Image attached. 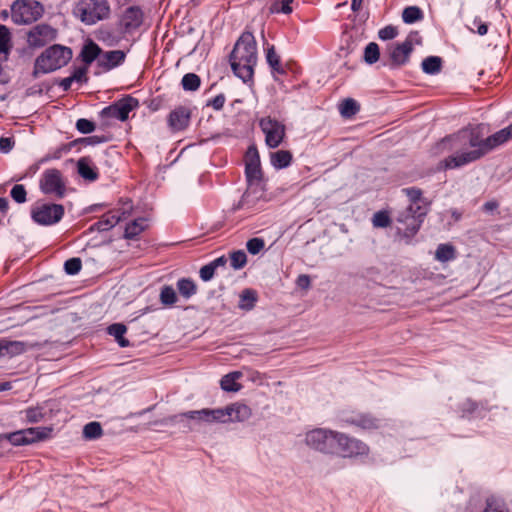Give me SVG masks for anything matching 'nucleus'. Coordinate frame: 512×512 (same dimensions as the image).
I'll return each mask as SVG.
<instances>
[{
  "instance_id": "f257e3e1",
  "label": "nucleus",
  "mask_w": 512,
  "mask_h": 512,
  "mask_svg": "<svg viewBox=\"0 0 512 512\" xmlns=\"http://www.w3.org/2000/svg\"><path fill=\"white\" fill-rule=\"evenodd\" d=\"M512 139V123L484 137L480 126H468L445 137L442 142L453 154L444 159L446 169H456L475 162Z\"/></svg>"
},
{
  "instance_id": "f03ea898",
  "label": "nucleus",
  "mask_w": 512,
  "mask_h": 512,
  "mask_svg": "<svg viewBox=\"0 0 512 512\" xmlns=\"http://www.w3.org/2000/svg\"><path fill=\"white\" fill-rule=\"evenodd\" d=\"M229 61L236 77L244 83L252 81L257 63V44L251 32L245 31L240 35L230 53Z\"/></svg>"
},
{
  "instance_id": "7ed1b4c3",
  "label": "nucleus",
  "mask_w": 512,
  "mask_h": 512,
  "mask_svg": "<svg viewBox=\"0 0 512 512\" xmlns=\"http://www.w3.org/2000/svg\"><path fill=\"white\" fill-rule=\"evenodd\" d=\"M72 59V50L67 46L54 44L46 48L34 63L33 76L48 74L66 66Z\"/></svg>"
},
{
  "instance_id": "20e7f679",
  "label": "nucleus",
  "mask_w": 512,
  "mask_h": 512,
  "mask_svg": "<svg viewBox=\"0 0 512 512\" xmlns=\"http://www.w3.org/2000/svg\"><path fill=\"white\" fill-rule=\"evenodd\" d=\"M426 208L406 207L399 211L395 218L397 222V232L407 240H411L414 235L419 231L425 216L427 215Z\"/></svg>"
},
{
  "instance_id": "39448f33",
  "label": "nucleus",
  "mask_w": 512,
  "mask_h": 512,
  "mask_svg": "<svg viewBox=\"0 0 512 512\" xmlns=\"http://www.w3.org/2000/svg\"><path fill=\"white\" fill-rule=\"evenodd\" d=\"M75 14L86 25H93L108 18L110 6L107 0H80L75 8Z\"/></svg>"
},
{
  "instance_id": "423d86ee",
  "label": "nucleus",
  "mask_w": 512,
  "mask_h": 512,
  "mask_svg": "<svg viewBox=\"0 0 512 512\" xmlns=\"http://www.w3.org/2000/svg\"><path fill=\"white\" fill-rule=\"evenodd\" d=\"M336 435L337 431L316 428L306 433L305 443L309 448L315 451L325 454H335Z\"/></svg>"
},
{
  "instance_id": "0eeeda50",
  "label": "nucleus",
  "mask_w": 512,
  "mask_h": 512,
  "mask_svg": "<svg viewBox=\"0 0 512 512\" xmlns=\"http://www.w3.org/2000/svg\"><path fill=\"white\" fill-rule=\"evenodd\" d=\"M64 207L56 203H36L31 208V219L40 226H52L61 221Z\"/></svg>"
},
{
  "instance_id": "6e6552de",
  "label": "nucleus",
  "mask_w": 512,
  "mask_h": 512,
  "mask_svg": "<svg viewBox=\"0 0 512 512\" xmlns=\"http://www.w3.org/2000/svg\"><path fill=\"white\" fill-rule=\"evenodd\" d=\"M43 14V6L37 1L16 0L11 5V17L16 24H30Z\"/></svg>"
},
{
  "instance_id": "1a4fd4ad",
  "label": "nucleus",
  "mask_w": 512,
  "mask_h": 512,
  "mask_svg": "<svg viewBox=\"0 0 512 512\" xmlns=\"http://www.w3.org/2000/svg\"><path fill=\"white\" fill-rule=\"evenodd\" d=\"M132 201L127 199L121 203V207L113 209L89 227L90 232H105L115 227L119 222L126 220L132 212Z\"/></svg>"
},
{
  "instance_id": "9d476101",
  "label": "nucleus",
  "mask_w": 512,
  "mask_h": 512,
  "mask_svg": "<svg viewBox=\"0 0 512 512\" xmlns=\"http://www.w3.org/2000/svg\"><path fill=\"white\" fill-rule=\"evenodd\" d=\"M139 105V101L132 97L126 96L109 106L104 107L99 115L103 121H109L112 119L119 121H126L129 117V113L137 108Z\"/></svg>"
},
{
  "instance_id": "9b49d317",
  "label": "nucleus",
  "mask_w": 512,
  "mask_h": 512,
  "mask_svg": "<svg viewBox=\"0 0 512 512\" xmlns=\"http://www.w3.org/2000/svg\"><path fill=\"white\" fill-rule=\"evenodd\" d=\"M336 438L335 454H339L343 458H356L369 453V447L361 440L341 432H337Z\"/></svg>"
},
{
  "instance_id": "f8f14e48",
  "label": "nucleus",
  "mask_w": 512,
  "mask_h": 512,
  "mask_svg": "<svg viewBox=\"0 0 512 512\" xmlns=\"http://www.w3.org/2000/svg\"><path fill=\"white\" fill-rule=\"evenodd\" d=\"M52 431L51 427H32L10 433L7 439L13 446H23L50 438Z\"/></svg>"
},
{
  "instance_id": "ddd939ff",
  "label": "nucleus",
  "mask_w": 512,
  "mask_h": 512,
  "mask_svg": "<svg viewBox=\"0 0 512 512\" xmlns=\"http://www.w3.org/2000/svg\"><path fill=\"white\" fill-rule=\"evenodd\" d=\"M259 127L265 135V143L275 149L281 145L285 137V125L271 116L262 117L259 120Z\"/></svg>"
},
{
  "instance_id": "4468645a",
  "label": "nucleus",
  "mask_w": 512,
  "mask_h": 512,
  "mask_svg": "<svg viewBox=\"0 0 512 512\" xmlns=\"http://www.w3.org/2000/svg\"><path fill=\"white\" fill-rule=\"evenodd\" d=\"M245 177L247 185H264L260 155L254 145L249 146L245 154Z\"/></svg>"
},
{
  "instance_id": "2eb2a0df",
  "label": "nucleus",
  "mask_w": 512,
  "mask_h": 512,
  "mask_svg": "<svg viewBox=\"0 0 512 512\" xmlns=\"http://www.w3.org/2000/svg\"><path fill=\"white\" fill-rule=\"evenodd\" d=\"M413 51V42L411 35L402 43H391L388 46V54L391 62L388 64L390 69H395L408 63L409 57Z\"/></svg>"
},
{
  "instance_id": "dca6fc26",
  "label": "nucleus",
  "mask_w": 512,
  "mask_h": 512,
  "mask_svg": "<svg viewBox=\"0 0 512 512\" xmlns=\"http://www.w3.org/2000/svg\"><path fill=\"white\" fill-rule=\"evenodd\" d=\"M40 189L44 194H54L63 197L65 186L62 181L61 172L57 169L46 170L40 180Z\"/></svg>"
},
{
  "instance_id": "f3484780",
  "label": "nucleus",
  "mask_w": 512,
  "mask_h": 512,
  "mask_svg": "<svg viewBox=\"0 0 512 512\" xmlns=\"http://www.w3.org/2000/svg\"><path fill=\"white\" fill-rule=\"evenodd\" d=\"M55 37V29L46 24H39L28 32L27 42L31 47H43Z\"/></svg>"
},
{
  "instance_id": "a211bd4d",
  "label": "nucleus",
  "mask_w": 512,
  "mask_h": 512,
  "mask_svg": "<svg viewBox=\"0 0 512 512\" xmlns=\"http://www.w3.org/2000/svg\"><path fill=\"white\" fill-rule=\"evenodd\" d=\"M487 411L488 408L485 407L482 403L479 404L469 398L459 402L456 408V413L461 418L467 419L484 418Z\"/></svg>"
},
{
  "instance_id": "6ab92c4d",
  "label": "nucleus",
  "mask_w": 512,
  "mask_h": 512,
  "mask_svg": "<svg viewBox=\"0 0 512 512\" xmlns=\"http://www.w3.org/2000/svg\"><path fill=\"white\" fill-rule=\"evenodd\" d=\"M348 425L371 431L380 427V420L369 413H352L342 419Z\"/></svg>"
},
{
  "instance_id": "aec40b11",
  "label": "nucleus",
  "mask_w": 512,
  "mask_h": 512,
  "mask_svg": "<svg viewBox=\"0 0 512 512\" xmlns=\"http://www.w3.org/2000/svg\"><path fill=\"white\" fill-rule=\"evenodd\" d=\"M126 53L122 50H110L102 52L98 58L97 66L102 69L103 72H108L114 68L119 67L125 61Z\"/></svg>"
},
{
  "instance_id": "412c9836",
  "label": "nucleus",
  "mask_w": 512,
  "mask_h": 512,
  "mask_svg": "<svg viewBox=\"0 0 512 512\" xmlns=\"http://www.w3.org/2000/svg\"><path fill=\"white\" fill-rule=\"evenodd\" d=\"M190 117L189 109L179 106L170 112L168 125L173 131H182L189 125Z\"/></svg>"
},
{
  "instance_id": "4be33fe9",
  "label": "nucleus",
  "mask_w": 512,
  "mask_h": 512,
  "mask_svg": "<svg viewBox=\"0 0 512 512\" xmlns=\"http://www.w3.org/2000/svg\"><path fill=\"white\" fill-rule=\"evenodd\" d=\"M77 172L85 180L90 182L98 179V171L92 160L82 157L77 161Z\"/></svg>"
},
{
  "instance_id": "5701e85b",
  "label": "nucleus",
  "mask_w": 512,
  "mask_h": 512,
  "mask_svg": "<svg viewBox=\"0 0 512 512\" xmlns=\"http://www.w3.org/2000/svg\"><path fill=\"white\" fill-rule=\"evenodd\" d=\"M243 194H248L249 204H246V209L257 210L259 202L265 199L264 185H247Z\"/></svg>"
},
{
  "instance_id": "b1692460",
  "label": "nucleus",
  "mask_w": 512,
  "mask_h": 512,
  "mask_svg": "<svg viewBox=\"0 0 512 512\" xmlns=\"http://www.w3.org/2000/svg\"><path fill=\"white\" fill-rule=\"evenodd\" d=\"M101 54L102 49L99 47V45L90 40L83 45L80 52V58L82 62L88 66L95 60L98 61V58L101 56Z\"/></svg>"
},
{
  "instance_id": "393cba45",
  "label": "nucleus",
  "mask_w": 512,
  "mask_h": 512,
  "mask_svg": "<svg viewBox=\"0 0 512 512\" xmlns=\"http://www.w3.org/2000/svg\"><path fill=\"white\" fill-rule=\"evenodd\" d=\"M228 412L231 414V416H229V418H231L229 422H243L248 420L252 415L250 407L242 403L228 405Z\"/></svg>"
},
{
  "instance_id": "a878e982",
  "label": "nucleus",
  "mask_w": 512,
  "mask_h": 512,
  "mask_svg": "<svg viewBox=\"0 0 512 512\" xmlns=\"http://www.w3.org/2000/svg\"><path fill=\"white\" fill-rule=\"evenodd\" d=\"M403 192H405L406 196L408 197L410 204L408 207L414 208H426L429 209V203L426 201L425 198L422 197V191L419 188L416 187H410L403 189Z\"/></svg>"
},
{
  "instance_id": "bb28decb",
  "label": "nucleus",
  "mask_w": 512,
  "mask_h": 512,
  "mask_svg": "<svg viewBox=\"0 0 512 512\" xmlns=\"http://www.w3.org/2000/svg\"><path fill=\"white\" fill-rule=\"evenodd\" d=\"M271 165L275 169H285L290 166L292 162V154L288 150H278L270 155Z\"/></svg>"
},
{
  "instance_id": "cd10ccee",
  "label": "nucleus",
  "mask_w": 512,
  "mask_h": 512,
  "mask_svg": "<svg viewBox=\"0 0 512 512\" xmlns=\"http://www.w3.org/2000/svg\"><path fill=\"white\" fill-rule=\"evenodd\" d=\"M481 512H509L505 500L496 495L485 497V507Z\"/></svg>"
},
{
  "instance_id": "c85d7f7f",
  "label": "nucleus",
  "mask_w": 512,
  "mask_h": 512,
  "mask_svg": "<svg viewBox=\"0 0 512 512\" xmlns=\"http://www.w3.org/2000/svg\"><path fill=\"white\" fill-rule=\"evenodd\" d=\"M127 328L122 323H113L107 327V333L115 338V341L122 348L128 347L130 342L124 337Z\"/></svg>"
},
{
  "instance_id": "c756f323",
  "label": "nucleus",
  "mask_w": 512,
  "mask_h": 512,
  "mask_svg": "<svg viewBox=\"0 0 512 512\" xmlns=\"http://www.w3.org/2000/svg\"><path fill=\"white\" fill-rule=\"evenodd\" d=\"M147 227V219L139 217L128 223L125 227L124 237L126 239H135Z\"/></svg>"
},
{
  "instance_id": "7c9ffc66",
  "label": "nucleus",
  "mask_w": 512,
  "mask_h": 512,
  "mask_svg": "<svg viewBox=\"0 0 512 512\" xmlns=\"http://www.w3.org/2000/svg\"><path fill=\"white\" fill-rule=\"evenodd\" d=\"M241 372L233 371L224 375L220 380L221 389L226 392H237L241 386L237 383V380L241 377Z\"/></svg>"
},
{
  "instance_id": "2f4dec72",
  "label": "nucleus",
  "mask_w": 512,
  "mask_h": 512,
  "mask_svg": "<svg viewBox=\"0 0 512 512\" xmlns=\"http://www.w3.org/2000/svg\"><path fill=\"white\" fill-rule=\"evenodd\" d=\"M239 297L240 300L238 303V307L239 309L244 311L252 310L255 307L256 302L258 300L256 291L249 288L244 289Z\"/></svg>"
},
{
  "instance_id": "473e14b6",
  "label": "nucleus",
  "mask_w": 512,
  "mask_h": 512,
  "mask_svg": "<svg viewBox=\"0 0 512 512\" xmlns=\"http://www.w3.org/2000/svg\"><path fill=\"white\" fill-rule=\"evenodd\" d=\"M484 507L485 498L479 492H475L470 495L466 506L463 509L459 508L456 512H481Z\"/></svg>"
},
{
  "instance_id": "72a5a7b5",
  "label": "nucleus",
  "mask_w": 512,
  "mask_h": 512,
  "mask_svg": "<svg viewBox=\"0 0 512 512\" xmlns=\"http://www.w3.org/2000/svg\"><path fill=\"white\" fill-rule=\"evenodd\" d=\"M442 62L439 56H428L421 63L422 71L428 75H436L441 71Z\"/></svg>"
},
{
  "instance_id": "f704fd0d",
  "label": "nucleus",
  "mask_w": 512,
  "mask_h": 512,
  "mask_svg": "<svg viewBox=\"0 0 512 512\" xmlns=\"http://www.w3.org/2000/svg\"><path fill=\"white\" fill-rule=\"evenodd\" d=\"M124 18L127 27H139L143 19L142 10L138 6H130L126 9Z\"/></svg>"
},
{
  "instance_id": "c9c22d12",
  "label": "nucleus",
  "mask_w": 512,
  "mask_h": 512,
  "mask_svg": "<svg viewBox=\"0 0 512 512\" xmlns=\"http://www.w3.org/2000/svg\"><path fill=\"white\" fill-rule=\"evenodd\" d=\"M177 289L185 299L191 298L197 292L195 282L190 278H180L176 283Z\"/></svg>"
},
{
  "instance_id": "e433bc0d",
  "label": "nucleus",
  "mask_w": 512,
  "mask_h": 512,
  "mask_svg": "<svg viewBox=\"0 0 512 512\" xmlns=\"http://www.w3.org/2000/svg\"><path fill=\"white\" fill-rule=\"evenodd\" d=\"M456 251L451 244H439L435 252V259L439 262L445 263L455 258Z\"/></svg>"
},
{
  "instance_id": "4c0bfd02",
  "label": "nucleus",
  "mask_w": 512,
  "mask_h": 512,
  "mask_svg": "<svg viewBox=\"0 0 512 512\" xmlns=\"http://www.w3.org/2000/svg\"><path fill=\"white\" fill-rule=\"evenodd\" d=\"M266 61L273 73H285L280 63V57L277 55L275 47L273 45H269L266 49Z\"/></svg>"
},
{
  "instance_id": "58836bf2",
  "label": "nucleus",
  "mask_w": 512,
  "mask_h": 512,
  "mask_svg": "<svg viewBox=\"0 0 512 512\" xmlns=\"http://www.w3.org/2000/svg\"><path fill=\"white\" fill-rule=\"evenodd\" d=\"M423 11L418 6H408L402 12V20L405 24H413L422 20Z\"/></svg>"
},
{
  "instance_id": "ea45409f",
  "label": "nucleus",
  "mask_w": 512,
  "mask_h": 512,
  "mask_svg": "<svg viewBox=\"0 0 512 512\" xmlns=\"http://www.w3.org/2000/svg\"><path fill=\"white\" fill-rule=\"evenodd\" d=\"M26 349L25 343L21 341H6L2 339V356L8 354L10 356L19 355Z\"/></svg>"
},
{
  "instance_id": "a19ab883",
  "label": "nucleus",
  "mask_w": 512,
  "mask_h": 512,
  "mask_svg": "<svg viewBox=\"0 0 512 512\" xmlns=\"http://www.w3.org/2000/svg\"><path fill=\"white\" fill-rule=\"evenodd\" d=\"M360 110V106L356 100L352 98L344 99L339 107L340 114L343 117L349 118L357 114Z\"/></svg>"
},
{
  "instance_id": "79ce46f5",
  "label": "nucleus",
  "mask_w": 512,
  "mask_h": 512,
  "mask_svg": "<svg viewBox=\"0 0 512 512\" xmlns=\"http://www.w3.org/2000/svg\"><path fill=\"white\" fill-rule=\"evenodd\" d=\"M380 57V49L377 43L370 42L366 45L364 49V62L368 65L375 64Z\"/></svg>"
},
{
  "instance_id": "37998d69",
  "label": "nucleus",
  "mask_w": 512,
  "mask_h": 512,
  "mask_svg": "<svg viewBox=\"0 0 512 512\" xmlns=\"http://www.w3.org/2000/svg\"><path fill=\"white\" fill-rule=\"evenodd\" d=\"M201 84L200 77L195 73H186L181 80V85L184 91H196Z\"/></svg>"
},
{
  "instance_id": "c03bdc74",
  "label": "nucleus",
  "mask_w": 512,
  "mask_h": 512,
  "mask_svg": "<svg viewBox=\"0 0 512 512\" xmlns=\"http://www.w3.org/2000/svg\"><path fill=\"white\" fill-rule=\"evenodd\" d=\"M294 0H275L269 6L270 14H290L293 11L291 4Z\"/></svg>"
},
{
  "instance_id": "a18cd8bd",
  "label": "nucleus",
  "mask_w": 512,
  "mask_h": 512,
  "mask_svg": "<svg viewBox=\"0 0 512 512\" xmlns=\"http://www.w3.org/2000/svg\"><path fill=\"white\" fill-rule=\"evenodd\" d=\"M103 430L99 422L92 421L83 428V436L89 440H95L102 436Z\"/></svg>"
},
{
  "instance_id": "49530a36",
  "label": "nucleus",
  "mask_w": 512,
  "mask_h": 512,
  "mask_svg": "<svg viewBox=\"0 0 512 512\" xmlns=\"http://www.w3.org/2000/svg\"><path fill=\"white\" fill-rule=\"evenodd\" d=\"M160 301L165 306H172L177 302V295L172 286L165 285L161 288Z\"/></svg>"
},
{
  "instance_id": "de8ad7c7",
  "label": "nucleus",
  "mask_w": 512,
  "mask_h": 512,
  "mask_svg": "<svg viewBox=\"0 0 512 512\" xmlns=\"http://www.w3.org/2000/svg\"><path fill=\"white\" fill-rule=\"evenodd\" d=\"M211 414V423H229V414L228 412V406L224 408H216V409H210Z\"/></svg>"
},
{
  "instance_id": "09e8293b",
  "label": "nucleus",
  "mask_w": 512,
  "mask_h": 512,
  "mask_svg": "<svg viewBox=\"0 0 512 512\" xmlns=\"http://www.w3.org/2000/svg\"><path fill=\"white\" fill-rule=\"evenodd\" d=\"M231 266L235 270L243 268L247 262V255L243 250H236L230 255Z\"/></svg>"
},
{
  "instance_id": "8fccbe9b",
  "label": "nucleus",
  "mask_w": 512,
  "mask_h": 512,
  "mask_svg": "<svg viewBox=\"0 0 512 512\" xmlns=\"http://www.w3.org/2000/svg\"><path fill=\"white\" fill-rule=\"evenodd\" d=\"M11 198L18 204L25 203L27 200V192L22 184H15L10 191Z\"/></svg>"
},
{
  "instance_id": "3c124183",
  "label": "nucleus",
  "mask_w": 512,
  "mask_h": 512,
  "mask_svg": "<svg viewBox=\"0 0 512 512\" xmlns=\"http://www.w3.org/2000/svg\"><path fill=\"white\" fill-rule=\"evenodd\" d=\"M82 262L80 258L73 257L64 262V271L68 275H76L80 272Z\"/></svg>"
},
{
  "instance_id": "603ef678",
  "label": "nucleus",
  "mask_w": 512,
  "mask_h": 512,
  "mask_svg": "<svg viewBox=\"0 0 512 512\" xmlns=\"http://www.w3.org/2000/svg\"><path fill=\"white\" fill-rule=\"evenodd\" d=\"M468 28L473 33L484 36L488 32V23L482 21L480 17L476 16Z\"/></svg>"
},
{
  "instance_id": "864d4df0",
  "label": "nucleus",
  "mask_w": 512,
  "mask_h": 512,
  "mask_svg": "<svg viewBox=\"0 0 512 512\" xmlns=\"http://www.w3.org/2000/svg\"><path fill=\"white\" fill-rule=\"evenodd\" d=\"M265 246V242L262 238L254 237L247 241L246 248L251 255L258 254Z\"/></svg>"
},
{
  "instance_id": "5fc2aeb1",
  "label": "nucleus",
  "mask_w": 512,
  "mask_h": 512,
  "mask_svg": "<svg viewBox=\"0 0 512 512\" xmlns=\"http://www.w3.org/2000/svg\"><path fill=\"white\" fill-rule=\"evenodd\" d=\"M372 223L374 227L385 228L390 224V217L386 211H378L373 215Z\"/></svg>"
},
{
  "instance_id": "6e6d98bb",
  "label": "nucleus",
  "mask_w": 512,
  "mask_h": 512,
  "mask_svg": "<svg viewBox=\"0 0 512 512\" xmlns=\"http://www.w3.org/2000/svg\"><path fill=\"white\" fill-rule=\"evenodd\" d=\"M76 129L81 134H90L95 130V123L86 118H80L76 122Z\"/></svg>"
},
{
  "instance_id": "4d7b16f0",
  "label": "nucleus",
  "mask_w": 512,
  "mask_h": 512,
  "mask_svg": "<svg viewBox=\"0 0 512 512\" xmlns=\"http://www.w3.org/2000/svg\"><path fill=\"white\" fill-rule=\"evenodd\" d=\"M44 418L42 408L33 407L26 410V419L31 423H37Z\"/></svg>"
},
{
  "instance_id": "13d9d810",
  "label": "nucleus",
  "mask_w": 512,
  "mask_h": 512,
  "mask_svg": "<svg viewBox=\"0 0 512 512\" xmlns=\"http://www.w3.org/2000/svg\"><path fill=\"white\" fill-rule=\"evenodd\" d=\"M397 34L398 31L396 27L388 25L379 30L378 37L383 41H387L394 39L397 36Z\"/></svg>"
},
{
  "instance_id": "bf43d9fd",
  "label": "nucleus",
  "mask_w": 512,
  "mask_h": 512,
  "mask_svg": "<svg viewBox=\"0 0 512 512\" xmlns=\"http://www.w3.org/2000/svg\"><path fill=\"white\" fill-rule=\"evenodd\" d=\"M87 69L88 68L86 65L75 68L70 75L73 82L86 83L87 82V78H86Z\"/></svg>"
},
{
  "instance_id": "052dcab7",
  "label": "nucleus",
  "mask_w": 512,
  "mask_h": 512,
  "mask_svg": "<svg viewBox=\"0 0 512 512\" xmlns=\"http://www.w3.org/2000/svg\"><path fill=\"white\" fill-rule=\"evenodd\" d=\"M10 31L9 29L2 25V55H4L5 57L8 55L9 51H10Z\"/></svg>"
},
{
  "instance_id": "680f3d73",
  "label": "nucleus",
  "mask_w": 512,
  "mask_h": 512,
  "mask_svg": "<svg viewBox=\"0 0 512 512\" xmlns=\"http://www.w3.org/2000/svg\"><path fill=\"white\" fill-rule=\"evenodd\" d=\"M215 271L214 267L208 263L200 268L199 276L202 281L208 282L214 277Z\"/></svg>"
},
{
  "instance_id": "e2e57ef3",
  "label": "nucleus",
  "mask_w": 512,
  "mask_h": 512,
  "mask_svg": "<svg viewBox=\"0 0 512 512\" xmlns=\"http://www.w3.org/2000/svg\"><path fill=\"white\" fill-rule=\"evenodd\" d=\"M226 98L224 94H218L208 102V105L212 106L214 110L219 111L224 107Z\"/></svg>"
},
{
  "instance_id": "0e129e2a",
  "label": "nucleus",
  "mask_w": 512,
  "mask_h": 512,
  "mask_svg": "<svg viewBox=\"0 0 512 512\" xmlns=\"http://www.w3.org/2000/svg\"><path fill=\"white\" fill-rule=\"evenodd\" d=\"M15 145L13 137H2V154L9 153Z\"/></svg>"
},
{
  "instance_id": "69168bd1",
  "label": "nucleus",
  "mask_w": 512,
  "mask_h": 512,
  "mask_svg": "<svg viewBox=\"0 0 512 512\" xmlns=\"http://www.w3.org/2000/svg\"><path fill=\"white\" fill-rule=\"evenodd\" d=\"M200 415H201L200 410H191V411L181 413V414L175 416V418H177V417L187 418L190 420H195V421L200 422V418H201Z\"/></svg>"
},
{
  "instance_id": "338daca9",
  "label": "nucleus",
  "mask_w": 512,
  "mask_h": 512,
  "mask_svg": "<svg viewBox=\"0 0 512 512\" xmlns=\"http://www.w3.org/2000/svg\"><path fill=\"white\" fill-rule=\"evenodd\" d=\"M246 204H249L248 194H243L241 199L233 204L231 210L232 212H236L241 209H246Z\"/></svg>"
},
{
  "instance_id": "774afa93",
  "label": "nucleus",
  "mask_w": 512,
  "mask_h": 512,
  "mask_svg": "<svg viewBox=\"0 0 512 512\" xmlns=\"http://www.w3.org/2000/svg\"><path fill=\"white\" fill-rule=\"evenodd\" d=\"M297 286L301 289H307L310 286V278L308 275L301 274L297 278Z\"/></svg>"
}]
</instances>
